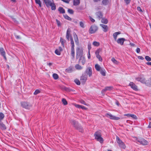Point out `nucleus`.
Segmentation results:
<instances>
[{"instance_id":"nucleus-1","label":"nucleus","mask_w":151,"mask_h":151,"mask_svg":"<svg viewBox=\"0 0 151 151\" xmlns=\"http://www.w3.org/2000/svg\"><path fill=\"white\" fill-rule=\"evenodd\" d=\"M95 139L99 141L100 143H103L104 140L101 137V133L100 131H98L96 132L94 134Z\"/></svg>"},{"instance_id":"nucleus-2","label":"nucleus","mask_w":151,"mask_h":151,"mask_svg":"<svg viewBox=\"0 0 151 151\" xmlns=\"http://www.w3.org/2000/svg\"><path fill=\"white\" fill-rule=\"evenodd\" d=\"M44 2L47 7L51 6V8L52 10H55L56 9V6L53 1L50 0H43Z\"/></svg>"},{"instance_id":"nucleus-3","label":"nucleus","mask_w":151,"mask_h":151,"mask_svg":"<svg viewBox=\"0 0 151 151\" xmlns=\"http://www.w3.org/2000/svg\"><path fill=\"white\" fill-rule=\"evenodd\" d=\"M116 141L119 147L121 149H125L127 147L125 143L118 136L116 137Z\"/></svg>"},{"instance_id":"nucleus-4","label":"nucleus","mask_w":151,"mask_h":151,"mask_svg":"<svg viewBox=\"0 0 151 151\" xmlns=\"http://www.w3.org/2000/svg\"><path fill=\"white\" fill-rule=\"evenodd\" d=\"M105 116L111 119L117 120L120 119V118L113 115L110 113H107L106 114Z\"/></svg>"},{"instance_id":"nucleus-5","label":"nucleus","mask_w":151,"mask_h":151,"mask_svg":"<svg viewBox=\"0 0 151 151\" xmlns=\"http://www.w3.org/2000/svg\"><path fill=\"white\" fill-rule=\"evenodd\" d=\"M21 104L22 107L28 109H30L32 106L31 104L26 102H22Z\"/></svg>"},{"instance_id":"nucleus-6","label":"nucleus","mask_w":151,"mask_h":151,"mask_svg":"<svg viewBox=\"0 0 151 151\" xmlns=\"http://www.w3.org/2000/svg\"><path fill=\"white\" fill-rule=\"evenodd\" d=\"M97 29L98 28L96 26L93 25L90 27L89 29V32L91 34L93 33L96 32Z\"/></svg>"},{"instance_id":"nucleus-7","label":"nucleus","mask_w":151,"mask_h":151,"mask_svg":"<svg viewBox=\"0 0 151 151\" xmlns=\"http://www.w3.org/2000/svg\"><path fill=\"white\" fill-rule=\"evenodd\" d=\"M137 141L142 145H145L148 144L147 141L143 138H139L137 139Z\"/></svg>"},{"instance_id":"nucleus-8","label":"nucleus","mask_w":151,"mask_h":151,"mask_svg":"<svg viewBox=\"0 0 151 151\" xmlns=\"http://www.w3.org/2000/svg\"><path fill=\"white\" fill-rule=\"evenodd\" d=\"M70 29H67V33H66V38L68 39L69 40V39H70V41H71V42L73 41V42H74L72 38V37L71 36L70 34Z\"/></svg>"},{"instance_id":"nucleus-9","label":"nucleus","mask_w":151,"mask_h":151,"mask_svg":"<svg viewBox=\"0 0 151 151\" xmlns=\"http://www.w3.org/2000/svg\"><path fill=\"white\" fill-rule=\"evenodd\" d=\"M71 55L73 57H74L75 55V50H74V42L72 41L71 42Z\"/></svg>"},{"instance_id":"nucleus-10","label":"nucleus","mask_w":151,"mask_h":151,"mask_svg":"<svg viewBox=\"0 0 151 151\" xmlns=\"http://www.w3.org/2000/svg\"><path fill=\"white\" fill-rule=\"evenodd\" d=\"M87 76L86 75H83L81 77L80 81L83 84H84L87 79Z\"/></svg>"},{"instance_id":"nucleus-11","label":"nucleus","mask_w":151,"mask_h":151,"mask_svg":"<svg viewBox=\"0 0 151 151\" xmlns=\"http://www.w3.org/2000/svg\"><path fill=\"white\" fill-rule=\"evenodd\" d=\"M86 73L88 75L89 77H91L92 75V70L91 67H88L86 70Z\"/></svg>"},{"instance_id":"nucleus-12","label":"nucleus","mask_w":151,"mask_h":151,"mask_svg":"<svg viewBox=\"0 0 151 151\" xmlns=\"http://www.w3.org/2000/svg\"><path fill=\"white\" fill-rule=\"evenodd\" d=\"M125 40L124 38H120L118 39L116 41L118 44H120L121 45H122L123 44Z\"/></svg>"},{"instance_id":"nucleus-13","label":"nucleus","mask_w":151,"mask_h":151,"mask_svg":"<svg viewBox=\"0 0 151 151\" xmlns=\"http://www.w3.org/2000/svg\"><path fill=\"white\" fill-rule=\"evenodd\" d=\"M79 62L83 65H84L86 63V60L84 57L83 56H81L80 58Z\"/></svg>"},{"instance_id":"nucleus-14","label":"nucleus","mask_w":151,"mask_h":151,"mask_svg":"<svg viewBox=\"0 0 151 151\" xmlns=\"http://www.w3.org/2000/svg\"><path fill=\"white\" fill-rule=\"evenodd\" d=\"M129 85L133 89L135 90H137V86L133 82H130L129 84Z\"/></svg>"},{"instance_id":"nucleus-15","label":"nucleus","mask_w":151,"mask_h":151,"mask_svg":"<svg viewBox=\"0 0 151 151\" xmlns=\"http://www.w3.org/2000/svg\"><path fill=\"white\" fill-rule=\"evenodd\" d=\"M124 116H126L128 117H131L134 119H137V116L133 114H126L124 115Z\"/></svg>"},{"instance_id":"nucleus-16","label":"nucleus","mask_w":151,"mask_h":151,"mask_svg":"<svg viewBox=\"0 0 151 151\" xmlns=\"http://www.w3.org/2000/svg\"><path fill=\"white\" fill-rule=\"evenodd\" d=\"M0 52L1 55L4 56L5 59H6L5 52L3 48L2 47H1L0 48Z\"/></svg>"},{"instance_id":"nucleus-17","label":"nucleus","mask_w":151,"mask_h":151,"mask_svg":"<svg viewBox=\"0 0 151 151\" xmlns=\"http://www.w3.org/2000/svg\"><path fill=\"white\" fill-rule=\"evenodd\" d=\"M136 79L137 81H140L142 83H145V84L146 83L147 81H146L145 78H137Z\"/></svg>"},{"instance_id":"nucleus-18","label":"nucleus","mask_w":151,"mask_h":151,"mask_svg":"<svg viewBox=\"0 0 151 151\" xmlns=\"http://www.w3.org/2000/svg\"><path fill=\"white\" fill-rule=\"evenodd\" d=\"M120 34H121L120 32H116L113 34V37H114V38L115 40V41L116 40L117 38L118 35Z\"/></svg>"},{"instance_id":"nucleus-19","label":"nucleus","mask_w":151,"mask_h":151,"mask_svg":"<svg viewBox=\"0 0 151 151\" xmlns=\"http://www.w3.org/2000/svg\"><path fill=\"white\" fill-rule=\"evenodd\" d=\"M110 0H103L102 3L103 5H106L110 4Z\"/></svg>"},{"instance_id":"nucleus-20","label":"nucleus","mask_w":151,"mask_h":151,"mask_svg":"<svg viewBox=\"0 0 151 151\" xmlns=\"http://www.w3.org/2000/svg\"><path fill=\"white\" fill-rule=\"evenodd\" d=\"M71 124L74 127L76 128H77L79 126L78 123L74 120H72Z\"/></svg>"},{"instance_id":"nucleus-21","label":"nucleus","mask_w":151,"mask_h":151,"mask_svg":"<svg viewBox=\"0 0 151 151\" xmlns=\"http://www.w3.org/2000/svg\"><path fill=\"white\" fill-rule=\"evenodd\" d=\"M96 15L97 18H99V19L100 18H101L103 16L102 13L100 12H96Z\"/></svg>"},{"instance_id":"nucleus-22","label":"nucleus","mask_w":151,"mask_h":151,"mask_svg":"<svg viewBox=\"0 0 151 151\" xmlns=\"http://www.w3.org/2000/svg\"><path fill=\"white\" fill-rule=\"evenodd\" d=\"M74 38L76 44L77 45H78L79 43L77 35H74Z\"/></svg>"},{"instance_id":"nucleus-23","label":"nucleus","mask_w":151,"mask_h":151,"mask_svg":"<svg viewBox=\"0 0 151 151\" xmlns=\"http://www.w3.org/2000/svg\"><path fill=\"white\" fill-rule=\"evenodd\" d=\"M100 26L104 29V32H106L107 31L108 27L107 25L101 24Z\"/></svg>"},{"instance_id":"nucleus-24","label":"nucleus","mask_w":151,"mask_h":151,"mask_svg":"<svg viewBox=\"0 0 151 151\" xmlns=\"http://www.w3.org/2000/svg\"><path fill=\"white\" fill-rule=\"evenodd\" d=\"M75 68L77 70H81L83 69V67L78 64H76L75 66Z\"/></svg>"},{"instance_id":"nucleus-25","label":"nucleus","mask_w":151,"mask_h":151,"mask_svg":"<svg viewBox=\"0 0 151 151\" xmlns=\"http://www.w3.org/2000/svg\"><path fill=\"white\" fill-rule=\"evenodd\" d=\"M95 67L96 70L99 71H100L102 69L99 65L98 64H96Z\"/></svg>"},{"instance_id":"nucleus-26","label":"nucleus","mask_w":151,"mask_h":151,"mask_svg":"<svg viewBox=\"0 0 151 151\" xmlns=\"http://www.w3.org/2000/svg\"><path fill=\"white\" fill-rule=\"evenodd\" d=\"M101 73L104 76L106 75V71L104 68H102L100 71Z\"/></svg>"},{"instance_id":"nucleus-27","label":"nucleus","mask_w":151,"mask_h":151,"mask_svg":"<svg viewBox=\"0 0 151 151\" xmlns=\"http://www.w3.org/2000/svg\"><path fill=\"white\" fill-rule=\"evenodd\" d=\"M73 71V68L71 67H69L66 70V71L68 73H71Z\"/></svg>"},{"instance_id":"nucleus-28","label":"nucleus","mask_w":151,"mask_h":151,"mask_svg":"<svg viewBox=\"0 0 151 151\" xmlns=\"http://www.w3.org/2000/svg\"><path fill=\"white\" fill-rule=\"evenodd\" d=\"M111 60L114 64L118 65L119 63V62L114 58H112Z\"/></svg>"},{"instance_id":"nucleus-29","label":"nucleus","mask_w":151,"mask_h":151,"mask_svg":"<svg viewBox=\"0 0 151 151\" xmlns=\"http://www.w3.org/2000/svg\"><path fill=\"white\" fill-rule=\"evenodd\" d=\"M58 11L60 13L63 14L65 13L64 9L62 7H60L58 9Z\"/></svg>"},{"instance_id":"nucleus-30","label":"nucleus","mask_w":151,"mask_h":151,"mask_svg":"<svg viewBox=\"0 0 151 151\" xmlns=\"http://www.w3.org/2000/svg\"><path fill=\"white\" fill-rule=\"evenodd\" d=\"M101 22L102 23L106 24L108 22V20L106 18H103L101 20Z\"/></svg>"},{"instance_id":"nucleus-31","label":"nucleus","mask_w":151,"mask_h":151,"mask_svg":"<svg viewBox=\"0 0 151 151\" xmlns=\"http://www.w3.org/2000/svg\"><path fill=\"white\" fill-rule=\"evenodd\" d=\"M80 0H74L73 5L75 6L78 5L80 4Z\"/></svg>"},{"instance_id":"nucleus-32","label":"nucleus","mask_w":151,"mask_h":151,"mask_svg":"<svg viewBox=\"0 0 151 151\" xmlns=\"http://www.w3.org/2000/svg\"><path fill=\"white\" fill-rule=\"evenodd\" d=\"M112 87L111 86L106 87L104 89H103V91H110L112 90Z\"/></svg>"},{"instance_id":"nucleus-33","label":"nucleus","mask_w":151,"mask_h":151,"mask_svg":"<svg viewBox=\"0 0 151 151\" xmlns=\"http://www.w3.org/2000/svg\"><path fill=\"white\" fill-rule=\"evenodd\" d=\"M146 84L147 86L150 87L151 86V78H150L149 80L147 81L146 83Z\"/></svg>"},{"instance_id":"nucleus-34","label":"nucleus","mask_w":151,"mask_h":151,"mask_svg":"<svg viewBox=\"0 0 151 151\" xmlns=\"http://www.w3.org/2000/svg\"><path fill=\"white\" fill-rule=\"evenodd\" d=\"M0 128L2 129H5L6 128L5 125L0 122Z\"/></svg>"},{"instance_id":"nucleus-35","label":"nucleus","mask_w":151,"mask_h":151,"mask_svg":"<svg viewBox=\"0 0 151 151\" xmlns=\"http://www.w3.org/2000/svg\"><path fill=\"white\" fill-rule=\"evenodd\" d=\"M83 50L82 49H80L79 48H77L76 50V54L77 55H78L79 53L80 54L81 52V55L82 54Z\"/></svg>"},{"instance_id":"nucleus-36","label":"nucleus","mask_w":151,"mask_h":151,"mask_svg":"<svg viewBox=\"0 0 151 151\" xmlns=\"http://www.w3.org/2000/svg\"><path fill=\"white\" fill-rule=\"evenodd\" d=\"M62 101L63 104L65 105H67L68 104L67 101L65 99H62Z\"/></svg>"},{"instance_id":"nucleus-37","label":"nucleus","mask_w":151,"mask_h":151,"mask_svg":"<svg viewBox=\"0 0 151 151\" xmlns=\"http://www.w3.org/2000/svg\"><path fill=\"white\" fill-rule=\"evenodd\" d=\"M4 117V114L2 112L0 113V122L3 119Z\"/></svg>"},{"instance_id":"nucleus-38","label":"nucleus","mask_w":151,"mask_h":151,"mask_svg":"<svg viewBox=\"0 0 151 151\" xmlns=\"http://www.w3.org/2000/svg\"><path fill=\"white\" fill-rule=\"evenodd\" d=\"M93 45L95 46H98L100 44L99 42L94 41L93 43Z\"/></svg>"},{"instance_id":"nucleus-39","label":"nucleus","mask_w":151,"mask_h":151,"mask_svg":"<svg viewBox=\"0 0 151 151\" xmlns=\"http://www.w3.org/2000/svg\"><path fill=\"white\" fill-rule=\"evenodd\" d=\"M36 4L39 5V6L41 7V2L40 0H35Z\"/></svg>"},{"instance_id":"nucleus-40","label":"nucleus","mask_w":151,"mask_h":151,"mask_svg":"<svg viewBox=\"0 0 151 151\" xmlns=\"http://www.w3.org/2000/svg\"><path fill=\"white\" fill-rule=\"evenodd\" d=\"M80 26L82 28L85 27V24L84 22H80L79 23Z\"/></svg>"},{"instance_id":"nucleus-41","label":"nucleus","mask_w":151,"mask_h":151,"mask_svg":"<svg viewBox=\"0 0 151 151\" xmlns=\"http://www.w3.org/2000/svg\"><path fill=\"white\" fill-rule=\"evenodd\" d=\"M77 129H78L80 132H82L83 131V129L82 127L79 126V125L76 128Z\"/></svg>"},{"instance_id":"nucleus-42","label":"nucleus","mask_w":151,"mask_h":151,"mask_svg":"<svg viewBox=\"0 0 151 151\" xmlns=\"http://www.w3.org/2000/svg\"><path fill=\"white\" fill-rule=\"evenodd\" d=\"M53 77L55 79H57L58 78V75L56 73H54L53 74Z\"/></svg>"},{"instance_id":"nucleus-43","label":"nucleus","mask_w":151,"mask_h":151,"mask_svg":"<svg viewBox=\"0 0 151 151\" xmlns=\"http://www.w3.org/2000/svg\"><path fill=\"white\" fill-rule=\"evenodd\" d=\"M146 60L148 61H150L151 60V58L148 56H146L145 57Z\"/></svg>"},{"instance_id":"nucleus-44","label":"nucleus","mask_w":151,"mask_h":151,"mask_svg":"<svg viewBox=\"0 0 151 151\" xmlns=\"http://www.w3.org/2000/svg\"><path fill=\"white\" fill-rule=\"evenodd\" d=\"M60 51L58 49H56L55 50V53L58 55H60Z\"/></svg>"},{"instance_id":"nucleus-45","label":"nucleus","mask_w":151,"mask_h":151,"mask_svg":"<svg viewBox=\"0 0 151 151\" xmlns=\"http://www.w3.org/2000/svg\"><path fill=\"white\" fill-rule=\"evenodd\" d=\"M75 82L78 85H79L80 84V81L77 79H76L75 80Z\"/></svg>"},{"instance_id":"nucleus-46","label":"nucleus","mask_w":151,"mask_h":151,"mask_svg":"<svg viewBox=\"0 0 151 151\" xmlns=\"http://www.w3.org/2000/svg\"><path fill=\"white\" fill-rule=\"evenodd\" d=\"M73 104L76 107L78 108H81V105L77 104Z\"/></svg>"},{"instance_id":"nucleus-47","label":"nucleus","mask_w":151,"mask_h":151,"mask_svg":"<svg viewBox=\"0 0 151 151\" xmlns=\"http://www.w3.org/2000/svg\"><path fill=\"white\" fill-rule=\"evenodd\" d=\"M64 17L65 19H67L68 20H71V19L67 15H65L64 16Z\"/></svg>"},{"instance_id":"nucleus-48","label":"nucleus","mask_w":151,"mask_h":151,"mask_svg":"<svg viewBox=\"0 0 151 151\" xmlns=\"http://www.w3.org/2000/svg\"><path fill=\"white\" fill-rule=\"evenodd\" d=\"M96 57L99 59V60L100 61H102V59L100 55H98L96 56Z\"/></svg>"},{"instance_id":"nucleus-49","label":"nucleus","mask_w":151,"mask_h":151,"mask_svg":"<svg viewBox=\"0 0 151 151\" xmlns=\"http://www.w3.org/2000/svg\"><path fill=\"white\" fill-rule=\"evenodd\" d=\"M100 51H101V50L99 49H98L96 51V52H95L96 56L99 55V52H100Z\"/></svg>"},{"instance_id":"nucleus-50","label":"nucleus","mask_w":151,"mask_h":151,"mask_svg":"<svg viewBox=\"0 0 151 151\" xmlns=\"http://www.w3.org/2000/svg\"><path fill=\"white\" fill-rule=\"evenodd\" d=\"M60 42L62 45H63L64 44L65 42V40L63 38H61L60 39Z\"/></svg>"},{"instance_id":"nucleus-51","label":"nucleus","mask_w":151,"mask_h":151,"mask_svg":"<svg viewBox=\"0 0 151 151\" xmlns=\"http://www.w3.org/2000/svg\"><path fill=\"white\" fill-rule=\"evenodd\" d=\"M56 21L58 26L60 27L61 26V23L57 19H56Z\"/></svg>"},{"instance_id":"nucleus-52","label":"nucleus","mask_w":151,"mask_h":151,"mask_svg":"<svg viewBox=\"0 0 151 151\" xmlns=\"http://www.w3.org/2000/svg\"><path fill=\"white\" fill-rule=\"evenodd\" d=\"M40 92V91L39 90H36L34 92V95H37Z\"/></svg>"},{"instance_id":"nucleus-53","label":"nucleus","mask_w":151,"mask_h":151,"mask_svg":"<svg viewBox=\"0 0 151 151\" xmlns=\"http://www.w3.org/2000/svg\"><path fill=\"white\" fill-rule=\"evenodd\" d=\"M68 12L70 14H72L73 13V11L72 9H68Z\"/></svg>"},{"instance_id":"nucleus-54","label":"nucleus","mask_w":151,"mask_h":151,"mask_svg":"<svg viewBox=\"0 0 151 151\" xmlns=\"http://www.w3.org/2000/svg\"><path fill=\"white\" fill-rule=\"evenodd\" d=\"M80 102L82 104H83L85 105H87V106H88V105L87 104H86V103L83 100H81L80 101Z\"/></svg>"},{"instance_id":"nucleus-55","label":"nucleus","mask_w":151,"mask_h":151,"mask_svg":"<svg viewBox=\"0 0 151 151\" xmlns=\"http://www.w3.org/2000/svg\"><path fill=\"white\" fill-rule=\"evenodd\" d=\"M126 3L127 4H129L130 3L131 0H124Z\"/></svg>"},{"instance_id":"nucleus-56","label":"nucleus","mask_w":151,"mask_h":151,"mask_svg":"<svg viewBox=\"0 0 151 151\" xmlns=\"http://www.w3.org/2000/svg\"><path fill=\"white\" fill-rule=\"evenodd\" d=\"M89 19L92 22H95V20L93 19L91 17H89Z\"/></svg>"},{"instance_id":"nucleus-57","label":"nucleus","mask_w":151,"mask_h":151,"mask_svg":"<svg viewBox=\"0 0 151 151\" xmlns=\"http://www.w3.org/2000/svg\"><path fill=\"white\" fill-rule=\"evenodd\" d=\"M140 50L139 48H137L136 50V52L137 53H139L140 52Z\"/></svg>"},{"instance_id":"nucleus-58","label":"nucleus","mask_w":151,"mask_h":151,"mask_svg":"<svg viewBox=\"0 0 151 151\" xmlns=\"http://www.w3.org/2000/svg\"><path fill=\"white\" fill-rule=\"evenodd\" d=\"M62 1H63V2L66 3H69V0H61Z\"/></svg>"},{"instance_id":"nucleus-59","label":"nucleus","mask_w":151,"mask_h":151,"mask_svg":"<svg viewBox=\"0 0 151 151\" xmlns=\"http://www.w3.org/2000/svg\"><path fill=\"white\" fill-rule=\"evenodd\" d=\"M88 59H90L91 58V55H90V50H88Z\"/></svg>"},{"instance_id":"nucleus-60","label":"nucleus","mask_w":151,"mask_h":151,"mask_svg":"<svg viewBox=\"0 0 151 151\" xmlns=\"http://www.w3.org/2000/svg\"><path fill=\"white\" fill-rule=\"evenodd\" d=\"M137 9L138 10L141 12H142V10L141 9V8L139 6H138L137 7Z\"/></svg>"},{"instance_id":"nucleus-61","label":"nucleus","mask_w":151,"mask_h":151,"mask_svg":"<svg viewBox=\"0 0 151 151\" xmlns=\"http://www.w3.org/2000/svg\"><path fill=\"white\" fill-rule=\"evenodd\" d=\"M130 45L132 47H135L136 46V45H135V44H134V43H130Z\"/></svg>"},{"instance_id":"nucleus-62","label":"nucleus","mask_w":151,"mask_h":151,"mask_svg":"<svg viewBox=\"0 0 151 151\" xmlns=\"http://www.w3.org/2000/svg\"><path fill=\"white\" fill-rule=\"evenodd\" d=\"M138 58L140 60H143L144 59V58L143 57L141 56H139L138 57Z\"/></svg>"},{"instance_id":"nucleus-63","label":"nucleus","mask_w":151,"mask_h":151,"mask_svg":"<svg viewBox=\"0 0 151 151\" xmlns=\"http://www.w3.org/2000/svg\"><path fill=\"white\" fill-rule=\"evenodd\" d=\"M82 109H86L87 108L83 106H81V108Z\"/></svg>"},{"instance_id":"nucleus-64","label":"nucleus","mask_w":151,"mask_h":151,"mask_svg":"<svg viewBox=\"0 0 151 151\" xmlns=\"http://www.w3.org/2000/svg\"><path fill=\"white\" fill-rule=\"evenodd\" d=\"M146 64L148 65H151V62H148L146 63Z\"/></svg>"}]
</instances>
